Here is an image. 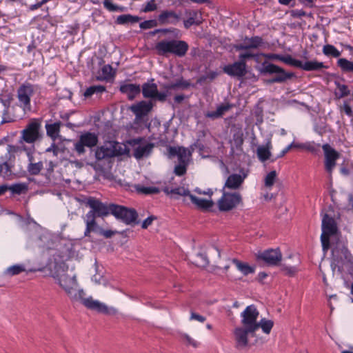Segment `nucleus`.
Masks as SVG:
<instances>
[{
    "label": "nucleus",
    "mask_w": 353,
    "mask_h": 353,
    "mask_svg": "<svg viewBox=\"0 0 353 353\" xmlns=\"http://www.w3.org/2000/svg\"><path fill=\"white\" fill-rule=\"evenodd\" d=\"M111 203H103L100 199L93 196L87 198L85 205L90 208V210L88 212L85 219L86 228L84 235L85 236H88L91 232H94L97 229V218H104L110 214Z\"/></svg>",
    "instance_id": "nucleus-2"
},
{
    "label": "nucleus",
    "mask_w": 353,
    "mask_h": 353,
    "mask_svg": "<svg viewBox=\"0 0 353 353\" xmlns=\"http://www.w3.org/2000/svg\"><path fill=\"white\" fill-rule=\"evenodd\" d=\"M188 163H179L174 167V172L176 175L181 176L186 173Z\"/></svg>",
    "instance_id": "nucleus-49"
},
{
    "label": "nucleus",
    "mask_w": 353,
    "mask_h": 353,
    "mask_svg": "<svg viewBox=\"0 0 353 353\" xmlns=\"http://www.w3.org/2000/svg\"><path fill=\"white\" fill-rule=\"evenodd\" d=\"M322 232L327 233L328 235H334L338 232V227L336 221L327 214H325L322 219Z\"/></svg>",
    "instance_id": "nucleus-18"
},
{
    "label": "nucleus",
    "mask_w": 353,
    "mask_h": 353,
    "mask_svg": "<svg viewBox=\"0 0 353 353\" xmlns=\"http://www.w3.org/2000/svg\"><path fill=\"white\" fill-rule=\"evenodd\" d=\"M43 138L41 119H31L21 132L19 142L34 144Z\"/></svg>",
    "instance_id": "nucleus-6"
},
{
    "label": "nucleus",
    "mask_w": 353,
    "mask_h": 353,
    "mask_svg": "<svg viewBox=\"0 0 353 353\" xmlns=\"http://www.w3.org/2000/svg\"><path fill=\"white\" fill-rule=\"evenodd\" d=\"M155 219H157V217L155 216H149L142 222L141 228L143 229H147L152 223V221Z\"/></svg>",
    "instance_id": "nucleus-60"
},
{
    "label": "nucleus",
    "mask_w": 353,
    "mask_h": 353,
    "mask_svg": "<svg viewBox=\"0 0 353 353\" xmlns=\"http://www.w3.org/2000/svg\"><path fill=\"white\" fill-rule=\"evenodd\" d=\"M187 154H188V156H190L191 155V153L190 152H188V150L185 148L184 147H179V153H178V159H179V163H188V160L185 159L186 157H187Z\"/></svg>",
    "instance_id": "nucleus-47"
},
{
    "label": "nucleus",
    "mask_w": 353,
    "mask_h": 353,
    "mask_svg": "<svg viewBox=\"0 0 353 353\" xmlns=\"http://www.w3.org/2000/svg\"><path fill=\"white\" fill-rule=\"evenodd\" d=\"M183 339H185L187 343L190 345H192L194 347H197L199 345V343L192 339L189 335L184 334Z\"/></svg>",
    "instance_id": "nucleus-64"
},
{
    "label": "nucleus",
    "mask_w": 353,
    "mask_h": 353,
    "mask_svg": "<svg viewBox=\"0 0 353 353\" xmlns=\"http://www.w3.org/2000/svg\"><path fill=\"white\" fill-rule=\"evenodd\" d=\"M295 67L301 68L305 71H318L321 69L327 68L323 62H319L316 60L303 63L301 61L298 59H296Z\"/></svg>",
    "instance_id": "nucleus-20"
},
{
    "label": "nucleus",
    "mask_w": 353,
    "mask_h": 353,
    "mask_svg": "<svg viewBox=\"0 0 353 353\" xmlns=\"http://www.w3.org/2000/svg\"><path fill=\"white\" fill-rule=\"evenodd\" d=\"M245 39L249 49L256 48L262 43V39L257 36L252 37L250 39L246 37Z\"/></svg>",
    "instance_id": "nucleus-45"
},
{
    "label": "nucleus",
    "mask_w": 353,
    "mask_h": 353,
    "mask_svg": "<svg viewBox=\"0 0 353 353\" xmlns=\"http://www.w3.org/2000/svg\"><path fill=\"white\" fill-rule=\"evenodd\" d=\"M154 99L152 101H159L160 102H165L166 101L168 97L167 92H159L158 89L157 90V93L154 94Z\"/></svg>",
    "instance_id": "nucleus-55"
},
{
    "label": "nucleus",
    "mask_w": 353,
    "mask_h": 353,
    "mask_svg": "<svg viewBox=\"0 0 353 353\" xmlns=\"http://www.w3.org/2000/svg\"><path fill=\"white\" fill-rule=\"evenodd\" d=\"M138 18L130 14H122L118 17L116 22H137Z\"/></svg>",
    "instance_id": "nucleus-52"
},
{
    "label": "nucleus",
    "mask_w": 353,
    "mask_h": 353,
    "mask_svg": "<svg viewBox=\"0 0 353 353\" xmlns=\"http://www.w3.org/2000/svg\"><path fill=\"white\" fill-rule=\"evenodd\" d=\"M163 191L167 195L176 194L179 196H188L190 197V194H191L190 190L184 188L183 187H177L172 189H170L168 187H165L163 188Z\"/></svg>",
    "instance_id": "nucleus-30"
},
{
    "label": "nucleus",
    "mask_w": 353,
    "mask_h": 353,
    "mask_svg": "<svg viewBox=\"0 0 353 353\" xmlns=\"http://www.w3.org/2000/svg\"><path fill=\"white\" fill-rule=\"evenodd\" d=\"M257 156L261 161L264 162L270 159L271 152L268 147L259 146L257 148Z\"/></svg>",
    "instance_id": "nucleus-38"
},
{
    "label": "nucleus",
    "mask_w": 353,
    "mask_h": 353,
    "mask_svg": "<svg viewBox=\"0 0 353 353\" xmlns=\"http://www.w3.org/2000/svg\"><path fill=\"white\" fill-rule=\"evenodd\" d=\"M256 330L246 327H238L234 329V334L236 341V347L243 348L248 345V335L255 336Z\"/></svg>",
    "instance_id": "nucleus-16"
},
{
    "label": "nucleus",
    "mask_w": 353,
    "mask_h": 353,
    "mask_svg": "<svg viewBox=\"0 0 353 353\" xmlns=\"http://www.w3.org/2000/svg\"><path fill=\"white\" fill-rule=\"evenodd\" d=\"M112 70V66L110 64L105 65L103 66L101 71H102V78L107 79L109 77H110L111 75V71Z\"/></svg>",
    "instance_id": "nucleus-57"
},
{
    "label": "nucleus",
    "mask_w": 353,
    "mask_h": 353,
    "mask_svg": "<svg viewBox=\"0 0 353 353\" xmlns=\"http://www.w3.org/2000/svg\"><path fill=\"white\" fill-rule=\"evenodd\" d=\"M14 121V119H12L10 114V109H3V113H2V120L1 123H10L13 122Z\"/></svg>",
    "instance_id": "nucleus-54"
},
{
    "label": "nucleus",
    "mask_w": 353,
    "mask_h": 353,
    "mask_svg": "<svg viewBox=\"0 0 353 353\" xmlns=\"http://www.w3.org/2000/svg\"><path fill=\"white\" fill-rule=\"evenodd\" d=\"M258 70L262 76L270 77L265 81L267 84L285 83L296 77L294 72L286 71L268 61H264L258 68Z\"/></svg>",
    "instance_id": "nucleus-3"
},
{
    "label": "nucleus",
    "mask_w": 353,
    "mask_h": 353,
    "mask_svg": "<svg viewBox=\"0 0 353 353\" xmlns=\"http://www.w3.org/2000/svg\"><path fill=\"white\" fill-rule=\"evenodd\" d=\"M276 177V172L275 170L270 172L265 178V185L271 187L274 185Z\"/></svg>",
    "instance_id": "nucleus-48"
},
{
    "label": "nucleus",
    "mask_w": 353,
    "mask_h": 353,
    "mask_svg": "<svg viewBox=\"0 0 353 353\" xmlns=\"http://www.w3.org/2000/svg\"><path fill=\"white\" fill-rule=\"evenodd\" d=\"M157 9V4L155 3L154 0H151L147 3L145 6L143 8V11L148 12L150 11H153Z\"/></svg>",
    "instance_id": "nucleus-61"
},
{
    "label": "nucleus",
    "mask_w": 353,
    "mask_h": 353,
    "mask_svg": "<svg viewBox=\"0 0 353 353\" xmlns=\"http://www.w3.org/2000/svg\"><path fill=\"white\" fill-rule=\"evenodd\" d=\"M281 270L288 276H294L298 272L296 266H288L285 264L281 265Z\"/></svg>",
    "instance_id": "nucleus-46"
},
{
    "label": "nucleus",
    "mask_w": 353,
    "mask_h": 353,
    "mask_svg": "<svg viewBox=\"0 0 353 353\" xmlns=\"http://www.w3.org/2000/svg\"><path fill=\"white\" fill-rule=\"evenodd\" d=\"M261 55L266 57L269 59L279 60L289 65L295 67L296 59L293 58L290 54L283 55L280 54L270 53L268 54H261Z\"/></svg>",
    "instance_id": "nucleus-26"
},
{
    "label": "nucleus",
    "mask_w": 353,
    "mask_h": 353,
    "mask_svg": "<svg viewBox=\"0 0 353 353\" xmlns=\"http://www.w3.org/2000/svg\"><path fill=\"white\" fill-rule=\"evenodd\" d=\"M223 70L229 76L241 78L247 73L246 63L239 61H236L232 64L225 65Z\"/></svg>",
    "instance_id": "nucleus-17"
},
{
    "label": "nucleus",
    "mask_w": 353,
    "mask_h": 353,
    "mask_svg": "<svg viewBox=\"0 0 353 353\" xmlns=\"http://www.w3.org/2000/svg\"><path fill=\"white\" fill-rule=\"evenodd\" d=\"M56 282L65 290L72 303L79 302L87 309L95 311L103 314H110L109 308L106 305L97 300H94L92 296L85 298L83 290L80 289L77 292L74 288L77 286L76 276H70L67 274L54 276Z\"/></svg>",
    "instance_id": "nucleus-1"
},
{
    "label": "nucleus",
    "mask_w": 353,
    "mask_h": 353,
    "mask_svg": "<svg viewBox=\"0 0 353 353\" xmlns=\"http://www.w3.org/2000/svg\"><path fill=\"white\" fill-rule=\"evenodd\" d=\"M104 7L110 11L121 10V8L117 5L113 4L110 0H104Z\"/></svg>",
    "instance_id": "nucleus-58"
},
{
    "label": "nucleus",
    "mask_w": 353,
    "mask_h": 353,
    "mask_svg": "<svg viewBox=\"0 0 353 353\" xmlns=\"http://www.w3.org/2000/svg\"><path fill=\"white\" fill-rule=\"evenodd\" d=\"M119 90L132 101L141 93V86L139 84L123 83L120 85Z\"/></svg>",
    "instance_id": "nucleus-19"
},
{
    "label": "nucleus",
    "mask_w": 353,
    "mask_h": 353,
    "mask_svg": "<svg viewBox=\"0 0 353 353\" xmlns=\"http://www.w3.org/2000/svg\"><path fill=\"white\" fill-rule=\"evenodd\" d=\"M110 208V214L125 225H135L140 223L139 214L134 208L114 203H111Z\"/></svg>",
    "instance_id": "nucleus-5"
},
{
    "label": "nucleus",
    "mask_w": 353,
    "mask_h": 353,
    "mask_svg": "<svg viewBox=\"0 0 353 353\" xmlns=\"http://www.w3.org/2000/svg\"><path fill=\"white\" fill-rule=\"evenodd\" d=\"M245 179V176H242L239 174H230L223 188V190L225 188L231 189V190H236L238 189L243 183Z\"/></svg>",
    "instance_id": "nucleus-22"
},
{
    "label": "nucleus",
    "mask_w": 353,
    "mask_h": 353,
    "mask_svg": "<svg viewBox=\"0 0 353 353\" xmlns=\"http://www.w3.org/2000/svg\"><path fill=\"white\" fill-rule=\"evenodd\" d=\"M337 65L345 72H353V61H350L345 58H341L337 61Z\"/></svg>",
    "instance_id": "nucleus-36"
},
{
    "label": "nucleus",
    "mask_w": 353,
    "mask_h": 353,
    "mask_svg": "<svg viewBox=\"0 0 353 353\" xmlns=\"http://www.w3.org/2000/svg\"><path fill=\"white\" fill-rule=\"evenodd\" d=\"M323 52L326 56L333 57H339L341 56V52L334 46L330 44H327L323 46Z\"/></svg>",
    "instance_id": "nucleus-40"
},
{
    "label": "nucleus",
    "mask_w": 353,
    "mask_h": 353,
    "mask_svg": "<svg viewBox=\"0 0 353 353\" xmlns=\"http://www.w3.org/2000/svg\"><path fill=\"white\" fill-rule=\"evenodd\" d=\"M190 319V320H196L201 323H203L206 320V318H205V316H202L199 314H197L194 312H191Z\"/></svg>",
    "instance_id": "nucleus-63"
},
{
    "label": "nucleus",
    "mask_w": 353,
    "mask_h": 353,
    "mask_svg": "<svg viewBox=\"0 0 353 353\" xmlns=\"http://www.w3.org/2000/svg\"><path fill=\"white\" fill-rule=\"evenodd\" d=\"M12 101V97L11 94H8L4 97L2 95L0 96V102L4 107V109H10Z\"/></svg>",
    "instance_id": "nucleus-51"
},
{
    "label": "nucleus",
    "mask_w": 353,
    "mask_h": 353,
    "mask_svg": "<svg viewBox=\"0 0 353 353\" xmlns=\"http://www.w3.org/2000/svg\"><path fill=\"white\" fill-rule=\"evenodd\" d=\"M159 22H167L168 19H172L171 22H176L179 21L178 15L172 10H164L158 16Z\"/></svg>",
    "instance_id": "nucleus-33"
},
{
    "label": "nucleus",
    "mask_w": 353,
    "mask_h": 353,
    "mask_svg": "<svg viewBox=\"0 0 353 353\" xmlns=\"http://www.w3.org/2000/svg\"><path fill=\"white\" fill-rule=\"evenodd\" d=\"M104 91H105V87L103 85H91L85 90L83 96L85 98H90L94 94H101Z\"/></svg>",
    "instance_id": "nucleus-34"
},
{
    "label": "nucleus",
    "mask_w": 353,
    "mask_h": 353,
    "mask_svg": "<svg viewBox=\"0 0 353 353\" xmlns=\"http://www.w3.org/2000/svg\"><path fill=\"white\" fill-rule=\"evenodd\" d=\"M39 90L40 88L38 85L28 81L24 82L18 88L17 93L19 106L24 112L31 110V97Z\"/></svg>",
    "instance_id": "nucleus-7"
},
{
    "label": "nucleus",
    "mask_w": 353,
    "mask_h": 353,
    "mask_svg": "<svg viewBox=\"0 0 353 353\" xmlns=\"http://www.w3.org/2000/svg\"><path fill=\"white\" fill-rule=\"evenodd\" d=\"M8 190H10L13 194H21L28 190V185L25 183H14L12 185H7Z\"/></svg>",
    "instance_id": "nucleus-35"
},
{
    "label": "nucleus",
    "mask_w": 353,
    "mask_h": 353,
    "mask_svg": "<svg viewBox=\"0 0 353 353\" xmlns=\"http://www.w3.org/2000/svg\"><path fill=\"white\" fill-rule=\"evenodd\" d=\"M117 142H109L108 145H102L98 147L95 151V158L97 161H101L106 158L113 157L122 154L118 149Z\"/></svg>",
    "instance_id": "nucleus-13"
},
{
    "label": "nucleus",
    "mask_w": 353,
    "mask_h": 353,
    "mask_svg": "<svg viewBox=\"0 0 353 353\" xmlns=\"http://www.w3.org/2000/svg\"><path fill=\"white\" fill-rule=\"evenodd\" d=\"M256 325H258L257 330L261 327L265 334H269L274 326V321L270 319H266L265 318H263L259 321H258Z\"/></svg>",
    "instance_id": "nucleus-32"
},
{
    "label": "nucleus",
    "mask_w": 353,
    "mask_h": 353,
    "mask_svg": "<svg viewBox=\"0 0 353 353\" xmlns=\"http://www.w3.org/2000/svg\"><path fill=\"white\" fill-rule=\"evenodd\" d=\"M335 85L338 90L334 92L336 99H341L348 96L350 94V90H349L347 85L341 84L339 81H335Z\"/></svg>",
    "instance_id": "nucleus-31"
},
{
    "label": "nucleus",
    "mask_w": 353,
    "mask_h": 353,
    "mask_svg": "<svg viewBox=\"0 0 353 353\" xmlns=\"http://www.w3.org/2000/svg\"><path fill=\"white\" fill-rule=\"evenodd\" d=\"M154 144L148 143L145 145H139L134 150V157L137 159H141L145 157H148L152 151Z\"/></svg>",
    "instance_id": "nucleus-25"
},
{
    "label": "nucleus",
    "mask_w": 353,
    "mask_h": 353,
    "mask_svg": "<svg viewBox=\"0 0 353 353\" xmlns=\"http://www.w3.org/2000/svg\"><path fill=\"white\" fill-rule=\"evenodd\" d=\"M259 315L256 307L254 305H250L245 307L241 314V324L246 327L257 330V319Z\"/></svg>",
    "instance_id": "nucleus-10"
},
{
    "label": "nucleus",
    "mask_w": 353,
    "mask_h": 353,
    "mask_svg": "<svg viewBox=\"0 0 353 353\" xmlns=\"http://www.w3.org/2000/svg\"><path fill=\"white\" fill-rule=\"evenodd\" d=\"M331 235H328L327 233H324L322 232L321 235V241L323 250H327L330 248V236Z\"/></svg>",
    "instance_id": "nucleus-50"
},
{
    "label": "nucleus",
    "mask_w": 353,
    "mask_h": 353,
    "mask_svg": "<svg viewBox=\"0 0 353 353\" xmlns=\"http://www.w3.org/2000/svg\"><path fill=\"white\" fill-rule=\"evenodd\" d=\"M25 271L26 269L23 265L17 264L8 268L6 270V273L10 276H14Z\"/></svg>",
    "instance_id": "nucleus-44"
},
{
    "label": "nucleus",
    "mask_w": 353,
    "mask_h": 353,
    "mask_svg": "<svg viewBox=\"0 0 353 353\" xmlns=\"http://www.w3.org/2000/svg\"><path fill=\"white\" fill-rule=\"evenodd\" d=\"M222 196L218 200L217 205L221 212H229L242 203V197L239 192H228L221 190Z\"/></svg>",
    "instance_id": "nucleus-8"
},
{
    "label": "nucleus",
    "mask_w": 353,
    "mask_h": 353,
    "mask_svg": "<svg viewBox=\"0 0 353 353\" xmlns=\"http://www.w3.org/2000/svg\"><path fill=\"white\" fill-rule=\"evenodd\" d=\"M188 43L179 39H163L157 42L154 48L156 54L163 57H169L170 54L177 57H183L188 51Z\"/></svg>",
    "instance_id": "nucleus-4"
},
{
    "label": "nucleus",
    "mask_w": 353,
    "mask_h": 353,
    "mask_svg": "<svg viewBox=\"0 0 353 353\" xmlns=\"http://www.w3.org/2000/svg\"><path fill=\"white\" fill-rule=\"evenodd\" d=\"M232 141L236 149H241L243 143V134L241 130L234 132L232 135Z\"/></svg>",
    "instance_id": "nucleus-42"
},
{
    "label": "nucleus",
    "mask_w": 353,
    "mask_h": 353,
    "mask_svg": "<svg viewBox=\"0 0 353 353\" xmlns=\"http://www.w3.org/2000/svg\"><path fill=\"white\" fill-rule=\"evenodd\" d=\"M98 137L92 132H86L80 135L79 139L74 143V150L79 156L85 154V147L92 148L97 145Z\"/></svg>",
    "instance_id": "nucleus-9"
},
{
    "label": "nucleus",
    "mask_w": 353,
    "mask_h": 353,
    "mask_svg": "<svg viewBox=\"0 0 353 353\" xmlns=\"http://www.w3.org/2000/svg\"><path fill=\"white\" fill-rule=\"evenodd\" d=\"M258 57H259L258 54L252 53L250 52H245L244 53H241L239 56V61L245 62L246 59H249L251 58H254L256 60H257Z\"/></svg>",
    "instance_id": "nucleus-53"
},
{
    "label": "nucleus",
    "mask_w": 353,
    "mask_h": 353,
    "mask_svg": "<svg viewBox=\"0 0 353 353\" xmlns=\"http://www.w3.org/2000/svg\"><path fill=\"white\" fill-rule=\"evenodd\" d=\"M153 106L154 103L152 101H141L132 105L130 110L135 114L134 123L143 121V117L152 111Z\"/></svg>",
    "instance_id": "nucleus-14"
},
{
    "label": "nucleus",
    "mask_w": 353,
    "mask_h": 353,
    "mask_svg": "<svg viewBox=\"0 0 353 353\" xmlns=\"http://www.w3.org/2000/svg\"><path fill=\"white\" fill-rule=\"evenodd\" d=\"M191 85L190 83L185 80L183 77L177 79L174 83H168L164 85V88L168 90H175L176 88L187 89Z\"/></svg>",
    "instance_id": "nucleus-29"
},
{
    "label": "nucleus",
    "mask_w": 353,
    "mask_h": 353,
    "mask_svg": "<svg viewBox=\"0 0 353 353\" xmlns=\"http://www.w3.org/2000/svg\"><path fill=\"white\" fill-rule=\"evenodd\" d=\"M322 148L325 154V170L331 174L336 165V160L340 157V153L332 148L328 143L323 145Z\"/></svg>",
    "instance_id": "nucleus-15"
},
{
    "label": "nucleus",
    "mask_w": 353,
    "mask_h": 353,
    "mask_svg": "<svg viewBox=\"0 0 353 353\" xmlns=\"http://www.w3.org/2000/svg\"><path fill=\"white\" fill-rule=\"evenodd\" d=\"M192 203L195 204L198 209L202 211H210V209L214 205V202L212 200H206L205 199H200L197 196L190 194L189 197Z\"/></svg>",
    "instance_id": "nucleus-23"
},
{
    "label": "nucleus",
    "mask_w": 353,
    "mask_h": 353,
    "mask_svg": "<svg viewBox=\"0 0 353 353\" xmlns=\"http://www.w3.org/2000/svg\"><path fill=\"white\" fill-rule=\"evenodd\" d=\"M256 259L263 261L268 266H277L282 260V253L279 248L268 249L259 253Z\"/></svg>",
    "instance_id": "nucleus-11"
},
{
    "label": "nucleus",
    "mask_w": 353,
    "mask_h": 353,
    "mask_svg": "<svg viewBox=\"0 0 353 353\" xmlns=\"http://www.w3.org/2000/svg\"><path fill=\"white\" fill-rule=\"evenodd\" d=\"M194 263L197 267L205 268L208 265L209 261L205 254L198 253L195 257Z\"/></svg>",
    "instance_id": "nucleus-41"
},
{
    "label": "nucleus",
    "mask_w": 353,
    "mask_h": 353,
    "mask_svg": "<svg viewBox=\"0 0 353 353\" xmlns=\"http://www.w3.org/2000/svg\"><path fill=\"white\" fill-rule=\"evenodd\" d=\"M5 168V171L3 172L2 176L6 178L12 174L11 165L7 162L3 163V168Z\"/></svg>",
    "instance_id": "nucleus-62"
},
{
    "label": "nucleus",
    "mask_w": 353,
    "mask_h": 353,
    "mask_svg": "<svg viewBox=\"0 0 353 353\" xmlns=\"http://www.w3.org/2000/svg\"><path fill=\"white\" fill-rule=\"evenodd\" d=\"M233 107V105L230 103H222L217 107L216 111L208 112L205 113V116L207 118H210L212 119H216L218 118H221L223 117L224 113L228 110H230Z\"/></svg>",
    "instance_id": "nucleus-24"
},
{
    "label": "nucleus",
    "mask_w": 353,
    "mask_h": 353,
    "mask_svg": "<svg viewBox=\"0 0 353 353\" xmlns=\"http://www.w3.org/2000/svg\"><path fill=\"white\" fill-rule=\"evenodd\" d=\"M332 253L334 261L337 263H343L345 261L350 263L353 262V256L344 242L337 241Z\"/></svg>",
    "instance_id": "nucleus-12"
},
{
    "label": "nucleus",
    "mask_w": 353,
    "mask_h": 353,
    "mask_svg": "<svg viewBox=\"0 0 353 353\" xmlns=\"http://www.w3.org/2000/svg\"><path fill=\"white\" fill-rule=\"evenodd\" d=\"M43 168L42 161L37 163H29L27 167V170L30 175H38Z\"/></svg>",
    "instance_id": "nucleus-37"
},
{
    "label": "nucleus",
    "mask_w": 353,
    "mask_h": 353,
    "mask_svg": "<svg viewBox=\"0 0 353 353\" xmlns=\"http://www.w3.org/2000/svg\"><path fill=\"white\" fill-rule=\"evenodd\" d=\"M138 192L144 194H157L160 192V190L157 187L150 186V187H145L140 186L137 188Z\"/></svg>",
    "instance_id": "nucleus-43"
},
{
    "label": "nucleus",
    "mask_w": 353,
    "mask_h": 353,
    "mask_svg": "<svg viewBox=\"0 0 353 353\" xmlns=\"http://www.w3.org/2000/svg\"><path fill=\"white\" fill-rule=\"evenodd\" d=\"M291 16L295 18H301L303 16L311 17L312 14H307L305 11L302 10H292L290 11Z\"/></svg>",
    "instance_id": "nucleus-59"
},
{
    "label": "nucleus",
    "mask_w": 353,
    "mask_h": 353,
    "mask_svg": "<svg viewBox=\"0 0 353 353\" xmlns=\"http://www.w3.org/2000/svg\"><path fill=\"white\" fill-rule=\"evenodd\" d=\"M61 123L60 121L55 122L52 124H46V134L52 139L55 140L59 136L60 132V126Z\"/></svg>",
    "instance_id": "nucleus-28"
},
{
    "label": "nucleus",
    "mask_w": 353,
    "mask_h": 353,
    "mask_svg": "<svg viewBox=\"0 0 353 353\" xmlns=\"http://www.w3.org/2000/svg\"><path fill=\"white\" fill-rule=\"evenodd\" d=\"M97 228H99V234L103 236L106 239L111 238L113 235L118 233V232L117 230H103V228H99V227Z\"/></svg>",
    "instance_id": "nucleus-56"
},
{
    "label": "nucleus",
    "mask_w": 353,
    "mask_h": 353,
    "mask_svg": "<svg viewBox=\"0 0 353 353\" xmlns=\"http://www.w3.org/2000/svg\"><path fill=\"white\" fill-rule=\"evenodd\" d=\"M29 149L30 146L26 145L24 142H19V145H8V152L10 153H21L22 152H25L26 153Z\"/></svg>",
    "instance_id": "nucleus-39"
},
{
    "label": "nucleus",
    "mask_w": 353,
    "mask_h": 353,
    "mask_svg": "<svg viewBox=\"0 0 353 353\" xmlns=\"http://www.w3.org/2000/svg\"><path fill=\"white\" fill-rule=\"evenodd\" d=\"M154 79H150L147 82L144 83L141 87V92H142L143 97L145 99H150L152 101L154 97V94L157 93L158 89L157 85L154 83Z\"/></svg>",
    "instance_id": "nucleus-21"
},
{
    "label": "nucleus",
    "mask_w": 353,
    "mask_h": 353,
    "mask_svg": "<svg viewBox=\"0 0 353 353\" xmlns=\"http://www.w3.org/2000/svg\"><path fill=\"white\" fill-rule=\"evenodd\" d=\"M232 262L236 266L238 270L241 271L244 276H247L249 274H252L254 272V267L249 265L247 263L241 262L237 259H232Z\"/></svg>",
    "instance_id": "nucleus-27"
}]
</instances>
